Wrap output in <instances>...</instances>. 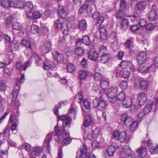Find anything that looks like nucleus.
<instances>
[{"instance_id": "nucleus-25", "label": "nucleus", "mask_w": 158, "mask_h": 158, "mask_svg": "<svg viewBox=\"0 0 158 158\" xmlns=\"http://www.w3.org/2000/svg\"><path fill=\"white\" fill-rule=\"evenodd\" d=\"M12 7H16L22 8L24 6V3L22 1H15V2L12 1Z\"/></svg>"}, {"instance_id": "nucleus-51", "label": "nucleus", "mask_w": 158, "mask_h": 158, "mask_svg": "<svg viewBox=\"0 0 158 158\" xmlns=\"http://www.w3.org/2000/svg\"><path fill=\"white\" fill-rule=\"evenodd\" d=\"M26 7L28 8V12L27 13L30 14L33 8V6L31 2L29 1L27 2Z\"/></svg>"}, {"instance_id": "nucleus-39", "label": "nucleus", "mask_w": 158, "mask_h": 158, "mask_svg": "<svg viewBox=\"0 0 158 158\" xmlns=\"http://www.w3.org/2000/svg\"><path fill=\"white\" fill-rule=\"evenodd\" d=\"M116 149L114 145H111L109 146L107 149V153L109 156L113 155Z\"/></svg>"}, {"instance_id": "nucleus-61", "label": "nucleus", "mask_w": 158, "mask_h": 158, "mask_svg": "<svg viewBox=\"0 0 158 158\" xmlns=\"http://www.w3.org/2000/svg\"><path fill=\"white\" fill-rule=\"evenodd\" d=\"M42 149L41 147H36L33 151L35 155L37 156H39L42 152Z\"/></svg>"}, {"instance_id": "nucleus-16", "label": "nucleus", "mask_w": 158, "mask_h": 158, "mask_svg": "<svg viewBox=\"0 0 158 158\" xmlns=\"http://www.w3.org/2000/svg\"><path fill=\"white\" fill-rule=\"evenodd\" d=\"M52 55L54 59L58 62H62L64 59L63 55L57 51L54 52Z\"/></svg>"}, {"instance_id": "nucleus-13", "label": "nucleus", "mask_w": 158, "mask_h": 158, "mask_svg": "<svg viewBox=\"0 0 158 158\" xmlns=\"http://www.w3.org/2000/svg\"><path fill=\"white\" fill-rule=\"evenodd\" d=\"M117 150L119 151L120 154L124 156L130 153L131 152V148L127 145H125L122 148H118Z\"/></svg>"}, {"instance_id": "nucleus-2", "label": "nucleus", "mask_w": 158, "mask_h": 158, "mask_svg": "<svg viewBox=\"0 0 158 158\" xmlns=\"http://www.w3.org/2000/svg\"><path fill=\"white\" fill-rule=\"evenodd\" d=\"M82 114L85 118L83 125L81 127L82 129H83L85 131L86 128L90 125H92L93 123V120L91 117L90 115L87 113L85 111L83 110Z\"/></svg>"}, {"instance_id": "nucleus-29", "label": "nucleus", "mask_w": 158, "mask_h": 158, "mask_svg": "<svg viewBox=\"0 0 158 158\" xmlns=\"http://www.w3.org/2000/svg\"><path fill=\"white\" fill-rule=\"evenodd\" d=\"M22 44L24 46L27 48L32 49V47L34 45L33 43L32 42H30L26 40H23L22 41Z\"/></svg>"}, {"instance_id": "nucleus-19", "label": "nucleus", "mask_w": 158, "mask_h": 158, "mask_svg": "<svg viewBox=\"0 0 158 158\" xmlns=\"http://www.w3.org/2000/svg\"><path fill=\"white\" fill-rule=\"evenodd\" d=\"M53 133V132H52L48 134L44 141V145L47 146V148L48 150L50 148V140L52 139Z\"/></svg>"}, {"instance_id": "nucleus-26", "label": "nucleus", "mask_w": 158, "mask_h": 158, "mask_svg": "<svg viewBox=\"0 0 158 158\" xmlns=\"http://www.w3.org/2000/svg\"><path fill=\"white\" fill-rule=\"evenodd\" d=\"M44 69L47 70L52 68L54 64L50 60H46L44 62Z\"/></svg>"}, {"instance_id": "nucleus-43", "label": "nucleus", "mask_w": 158, "mask_h": 158, "mask_svg": "<svg viewBox=\"0 0 158 158\" xmlns=\"http://www.w3.org/2000/svg\"><path fill=\"white\" fill-rule=\"evenodd\" d=\"M66 69L68 72L72 73L75 70L76 67L73 64L70 63L67 65Z\"/></svg>"}, {"instance_id": "nucleus-57", "label": "nucleus", "mask_w": 158, "mask_h": 158, "mask_svg": "<svg viewBox=\"0 0 158 158\" xmlns=\"http://www.w3.org/2000/svg\"><path fill=\"white\" fill-rule=\"evenodd\" d=\"M72 118L70 116L67 117L63 122V123L65 124L64 126H66L69 124L71 123L72 122Z\"/></svg>"}, {"instance_id": "nucleus-37", "label": "nucleus", "mask_w": 158, "mask_h": 158, "mask_svg": "<svg viewBox=\"0 0 158 158\" xmlns=\"http://www.w3.org/2000/svg\"><path fill=\"white\" fill-rule=\"evenodd\" d=\"M77 108L76 106H71L69 110V111L72 114H73V119L76 118V114H77Z\"/></svg>"}, {"instance_id": "nucleus-30", "label": "nucleus", "mask_w": 158, "mask_h": 158, "mask_svg": "<svg viewBox=\"0 0 158 158\" xmlns=\"http://www.w3.org/2000/svg\"><path fill=\"white\" fill-rule=\"evenodd\" d=\"M132 104V101L131 98H126L123 101V105L127 108L129 107Z\"/></svg>"}, {"instance_id": "nucleus-1", "label": "nucleus", "mask_w": 158, "mask_h": 158, "mask_svg": "<svg viewBox=\"0 0 158 158\" xmlns=\"http://www.w3.org/2000/svg\"><path fill=\"white\" fill-rule=\"evenodd\" d=\"M103 96V94H101L98 98H96L93 100V107L97 108L99 110H103L107 109L108 106L107 102L104 99Z\"/></svg>"}, {"instance_id": "nucleus-14", "label": "nucleus", "mask_w": 158, "mask_h": 158, "mask_svg": "<svg viewBox=\"0 0 158 158\" xmlns=\"http://www.w3.org/2000/svg\"><path fill=\"white\" fill-rule=\"evenodd\" d=\"M52 43L49 40H46L44 43L42 51L44 53H47L51 50Z\"/></svg>"}, {"instance_id": "nucleus-62", "label": "nucleus", "mask_w": 158, "mask_h": 158, "mask_svg": "<svg viewBox=\"0 0 158 158\" xmlns=\"http://www.w3.org/2000/svg\"><path fill=\"white\" fill-rule=\"evenodd\" d=\"M84 107L87 110H89L90 107V104L87 99H84L83 101Z\"/></svg>"}, {"instance_id": "nucleus-18", "label": "nucleus", "mask_w": 158, "mask_h": 158, "mask_svg": "<svg viewBox=\"0 0 158 158\" xmlns=\"http://www.w3.org/2000/svg\"><path fill=\"white\" fill-rule=\"evenodd\" d=\"M80 154L77 152L76 154V158H83V156L86 154L87 149V146L85 145L84 144L80 149Z\"/></svg>"}, {"instance_id": "nucleus-27", "label": "nucleus", "mask_w": 158, "mask_h": 158, "mask_svg": "<svg viewBox=\"0 0 158 158\" xmlns=\"http://www.w3.org/2000/svg\"><path fill=\"white\" fill-rule=\"evenodd\" d=\"M157 14L155 10L153 9L150 11L148 15V19L150 21H152L156 19Z\"/></svg>"}, {"instance_id": "nucleus-20", "label": "nucleus", "mask_w": 158, "mask_h": 158, "mask_svg": "<svg viewBox=\"0 0 158 158\" xmlns=\"http://www.w3.org/2000/svg\"><path fill=\"white\" fill-rule=\"evenodd\" d=\"M79 29L81 31H85L87 29V24L86 21L84 19L80 20L78 23Z\"/></svg>"}, {"instance_id": "nucleus-58", "label": "nucleus", "mask_w": 158, "mask_h": 158, "mask_svg": "<svg viewBox=\"0 0 158 158\" xmlns=\"http://www.w3.org/2000/svg\"><path fill=\"white\" fill-rule=\"evenodd\" d=\"M139 26L138 24L131 25L130 27V30L134 32L139 31Z\"/></svg>"}, {"instance_id": "nucleus-3", "label": "nucleus", "mask_w": 158, "mask_h": 158, "mask_svg": "<svg viewBox=\"0 0 158 158\" xmlns=\"http://www.w3.org/2000/svg\"><path fill=\"white\" fill-rule=\"evenodd\" d=\"M113 136L115 139L123 142L125 141L126 139V132L124 131L121 132L118 131H115L113 133Z\"/></svg>"}, {"instance_id": "nucleus-36", "label": "nucleus", "mask_w": 158, "mask_h": 158, "mask_svg": "<svg viewBox=\"0 0 158 158\" xmlns=\"http://www.w3.org/2000/svg\"><path fill=\"white\" fill-rule=\"evenodd\" d=\"M6 55L9 57L8 59V62L6 63L7 64H9L12 62L11 58H13L14 57L12 49H10L8 50L6 52Z\"/></svg>"}, {"instance_id": "nucleus-40", "label": "nucleus", "mask_w": 158, "mask_h": 158, "mask_svg": "<svg viewBox=\"0 0 158 158\" xmlns=\"http://www.w3.org/2000/svg\"><path fill=\"white\" fill-rule=\"evenodd\" d=\"M132 132H133L137 129L138 127V123L137 121H133L132 123L129 126Z\"/></svg>"}, {"instance_id": "nucleus-21", "label": "nucleus", "mask_w": 158, "mask_h": 158, "mask_svg": "<svg viewBox=\"0 0 158 158\" xmlns=\"http://www.w3.org/2000/svg\"><path fill=\"white\" fill-rule=\"evenodd\" d=\"M12 1L10 0H1L0 4L5 8L12 7Z\"/></svg>"}, {"instance_id": "nucleus-41", "label": "nucleus", "mask_w": 158, "mask_h": 158, "mask_svg": "<svg viewBox=\"0 0 158 158\" xmlns=\"http://www.w3.org/2000/svg\"><path fill=\"white\" fill-rule=\"evenodd\" d=\"M31 31L33 33L36 34L39 33L40 30L39 27L37 25L33 23L31 27Z\"/></svg>"}, {"instance_id": "nucleus-11", "label": "nucleus", "mask_w": 158, "mask_h": 158, "mask_svg": "<svg viewBox=\"0 0 158 158\" xmlns=\"http://www.w3.org/2000/svg\"><path fill=\"white\" fill-rule=\"evenodd\" d=\"M147 96L144 93H140L138 95V99L139 106L144 104L147 101Z\"/></svg>"}, {"instance_id": "nucleus-38", "label": "nucleus", "mask_w": 158, "mask_h": 158, "mask_svg": "<svg viewBox=\"0 0 158 158\" xmlns=\"http://www.w3.org/2000/svg\"><path fill=\"white\" fill-rule=\"evenodd\" d=\"M148 82L144 79H142L140 81V86L142 90H145L148 87Z\"/></svg>"}, {"instance_id": "nucleus-50", "label": "nucleus", "mask_w": 158, "mask_h": 158, "mask_svg": "<svg viewBox=\"0 0 158 158\" xmlns=\"http://www.w3.org/2000/svg\"><path fill=\"white\" fill-rule=\"evenodd\" d=\"M13 18L11 16L7 17L5 21V26L7 27H8L11 24Z\"/></svg>"}, {"instance_id": "nucleus-8", "label": "nucleus", "mask_w": 158, "mask_h": 158, "mask_svg": "<svg viewBox=\"0 0 158 158\" xmlns=\"http://www.w3.org/2000/svg\"><path fill=\"white\" fill-rule=\"evenodd\" d=\"M137 154L139 158H146L148 156V152L147 148L142 147L137 150Z\"/></svg>"}, {"instance_id": "nucleus-49", "label": "nucleus", "mask_w": 158, "mask_h": 158, "mask_svg": "<svg viewBox=\"0 0 158 158\" xmlns=\"http://www.w3.org/2000/svg\"><path fill=\"white\" fill-rule=\"evenodd\" d=\"M100 84L102 88L103 89H105L108 87L109 83L108 81L103 80L101 81Z\"/></svg>"}, {"instance_id": "nucleus-32", "label": "nucleus", "mask_w": 158, "mask_h": 158, "mask_svg": "<svg viewBox=\"0 0 158 158\" xmlns=\"http://www.w3.org/2000/svg\"><path fill=\"white\" fill-rule=\"evenodd\" d=\"M88 73L86 70L80 71L78 73V77L80 80L85 79L87 76Z\"/></svg>"}, {"instance_id": "nucleus-33", "label": "nucleus", "mask_w": 158, "mask_h": 158, "mask_svg": "<svg viewBox=\"0 0 158 158\" xmlns=\"http://www.w3.org/2000/svg\"><path fill=\"white\" fill-rule=\"evenodd\" d=\"M101 38L104 39L107 37V32L106 29L104 27H101L99 29Z\"/></svg>"}, {"instance_id": "nucleus-53", "label": "nucleus", "mask_w": 158, "mask_h": 158, "mask_svg": "<svg viewBox=\"0 0 158 158\" xmlns=\"http://www.w3.org/2000/svg\"><path fill=\"white\" fill-rule=\"evenodd\" d=\"M12 27L14 29L18 30H20L22 28L21 24L17 22L13 23L12 24Z\"/></svg>"}, {"instance_id": "nucleus-35", "label": "nucleus", "mask_w": 158, "mask_h": 158, "mask_svg": "<svg viewBox=\"0 0 158 158\" xmlns=\"http://www.w3.org/2000/svg\"><path fill=\"white\" fill-rule=\"evenodd\" d=\"M109 98V100L111 104H116L117 107H119L120 103H119V101L117 99V97H116V96H114L113 97Z\"/></svg>"}, {"instance_id": "nucleus-4", "label": "nucleus", "mask_w": 158, "mask_h": 158, "mask_svg": "<svg viewBox=\"0 0 158 158\" xmlns=\"http://www.w3.org/2000/svg\"><path fill=\"white\" fill-rule=\"evenodd\" d=\"M120 123L122 124H125L127 126H129L132 123V119L131 117L128 116L126 114H123L120 118Z\"/></svg>"}, {"instance_id": "nucleus-34", "label": "nucleus", "mask_w": 158, "mask_h": 158, "mask_svg": "<svg viewBox=\"0 0 158 158\" xmlns=\"http://www.w3.org/2000/svg\"><path fill=\"white\" fill-rule=\"evenodd\" d=\"M146 3L145 2L143 1L139 2L137 4V8L139 11L144 10L146 7Z\"/></svg>"}, {"instance_id": "nucleus-23", "label": "nucleus", "mask_w": 158, "mask_h": 158, "mask_svg": "<svg viewBox=\"0 0 158 158\" xmlns=\"http://www.w3.org/2000/svg\"><path fill=\"white\" fill-rule=\"evenodd\" d=\"M58 14L59 16L63 18H65L67 16V14L65 9L62 6H59L58 8Z\"/></svg>"}, {"instance_id": "nucleus-5", "label": "nucleus", "mask_w": 158, "mask_h": 158, "mask_svg": "<svg viewBox=\"0 0 158 158\" xmlns=\"http://www.w3.org/2000/svg\"><path fill=\"white\" fill-rule=\"evenodd\" d=\"M147 58V53L144 51L140 52L137 56L136 59L138 63L139 64L144 63Z\"/></svg>"}, {"instance_id": "nucleus-56", "label": "nucleus", "mask_w": 158, "mask_h": 158, "mask_svg": "<svg viewBox=\"0 0 158 158\" xmlns=\"http://www.w3.org/2000/svg\"><path fill=\"white\" fill-rule=\"evenodd\" d=\"M126 8V5L124 0H121L120 2V10L124 11Z\"/></svg>"}, {"instance_id": "nucleus-60", "label": "nucleus", "mask_w": 158, "mask_h": 158, "mask_svg": "<svg viewBox=\"0 0 158 158\" xmlns=\"http://www.w3.org/2000/svg\"><path fill=\"white\" fill-rule=\"evenodd\" d=\"M157 67L155 65H151L149 67L148 66V71H149L150 72H152L153 73H155L157 68Z\"/></svg>"}, {"instance_id": "nucleus-44", "label": "nucleus", "mask_w": 158, "mask_h": 158, "mask_svg": "<svg viewBox=\"0 0 158 158\" xmlns=\"http://www.w3.org/2000/svg\"><path fill=\"white\" fill-rule=\"evenodd\" d=\"M139 70L141 73H147L148 71V66L146 64L141 65L139 67Z\"/></svg>"}, {"instance_id": "nucleus-48", "label": "nucleus", "mask_w": 158, "mask_h": 158, "mask_svg": "<svg viewBox=\"0 0 158 158\" xmlns=\"http://www.w3.org/2000/svg\"><path fill=\"white\" fill-rule=\"evenodd\" d=\"M83 43L86 45H89L90 41L89 37L87 35L84 36L82 38Z\"/></svg>"}, {"instance_id": "nucleus-7", "label": "nucleus", "mask_w": 158, "mask_h": 158, "mask_svg": "<svg viewBox=\"0 0 158 158\" xmlns=\"http://www.w3.org/2000/svg\"><path fill=\"white\" fill-rule=\"evenodd\" d=\"M92 10L91 5L89 4H85L82 5L79 8L78 12L80 14H81L87 11V14H89L92 12Z\"/></svg>"}, {"instance_id": "nucleus-47", "label": "nucleus", "mask_w": 158, "mask_h": 158, "mask_svg": "<svg viewBox=\"0 0 158 158\" xmlns=\"http://www.w3.org/2000/svg\"><path fill=\"white\" fill-rule=\"evenodd\" d=\"M117 97L119 102L123 101L126 98L125 94L123 92H121L117 95Z\"/></svg>"}, {"instance_id": "nucleus-46", "label": "nucleus", "mask_w": 158, "mask_h": 158, "mask_svg": "<svg viewBox=\"0 0 158 158\" xmlns=\"http://www.w3.org/2000/svg\"><path fill=\"white\" fill-rule=\"evenodd\" d=\"M63 33L65 35L68 34L69 29L67 27V25L66 23L62 25V26L60 28Z\"/></svg>"}, {"instance_id": "nucleus-17", "label": "nucleus", "mask_w": 158, "mask_h": 158, "mask_svg": "<svg viewBox=\"0 0 158 158\" xmlns=\"http://www.w3.org/2000/svg\"><path fill=\"white\" fill-rule=\"evenodd\" d=\"M117 89L116 87H112L109 88L107 91V95L108 98L116 96Z\"/></svg>"}, {"instance_id": "nucleus-42", "label": "nucleus", "mask_w": 158, "mask_h": 158, "mask_svg": "<svg viewBox=\"0 0 158 158\" xmlns=\"http://www.w3.org/2000/svg\"><path fill=\"white\" fill-rule=\"evenodd\" d=\"M152 107V104H148L145 106L143 111L145 114H147L149 113L151 111Z\"/></svg>"}, {"instance_id": "nucleus-12", "label": "nucleus", "mask_w": 158, "mask_h": 158, "mask_svg": "<svg viewBox=\"0 0 158 158\" xmlns=\"http://www.w3.org/2000/svg\"><path fill=\"white\" fill-rule=\"evenodd\" d=\"M98 56L96 50L94 49H91L88 55V58L90 60L95 61L98 59Z\"/></svg>"}, {"instance_id": "nucleus-59", "label": "nucleus", "mask_w": 158, "mask_h": 158, "mask_svg": "<svg viewBox=\"0 0 158 158\" xmlns=\"http://www.w3.org/2000/svg\"><path fill=\"white\" fill-rule=\"evenodd\" d=\"M123 11L119 10V11L117 12L115 14L116 18L118 19H121L123 16Z\"/></svg>"}, {"instance_id": "nucleus-22", "label": "nucleus", "mask_w": 158, "mask_h": 158, "mask_svg": "<svg viewBox=\"0 0 158 158\" xmlns=\"http://www.w3.org/2000/svg\"><path fill=\"white\" fill-rule=\"evenodd\" d=\"M110 57V55L109 53L101 54L99 58V60L102 63H105L108 61Z\"/></svg>"}, {"instance_id": "nucleus-52", "label": "nucleus", "mask_w": 158, "mask_h": 158, "mask_svg": "<svg viewBox=\"0 0 158 158\" xmlns=\"http://www.w3.org/2000/svg\"><path fill=\"white\" fill-rule=\"evenodd\" d=\"M99 52V53L101 54L108 53L107 47L103 45H101L100 47Z\"/></svg>"}, {"instance_id": "nucleus-31", "label": "nucleus", "mask_w": 158, "mask_h": 158, "mask_svg": "<svg viewBox=\"0 0 158 158\" xmlns=\"http://www.w3.org/2000/svg\"><path fill=\"white\" fill-rule=\"evenodd\" d=\"M76 54L79 56H82L85 53V50L82 47H77L74 50Z\"/></svg>"}, {"instance_id": "nucleus-6", "label": "nucleus", "mask_w": 158, "mask_h": 158, "mask_svg": "<svg viewBox=\"0 0 158 158\" xmlns=\"http://www.w3.org/2000/svg\"><path fill=\"white\" fill-rule=\"evenodd\" d=\"M62 136L63 139L62 141V144L64 146H66L71 143V139L70 138L69 134L64 130L63 131Z\"/></svg>"}, {"instance_id": "nucleus-28", "label": "nucleus", "mask_w": 158, "mask_h": 158, "mask_svg": "<svg viewBox=\"0 0 158 158\" xmlns=\"http://www.w3.org/2000/svg\"><path fill=\"white\" fill-rule=\"evenodd\" d=\"M128 20V19L123 18L121 22V26L124 30H126L128 28L129 25Z\"/></svg>"}, {"instance_id": "nucleus-9", "label": "nucleus", "mask_w": 158, "mask_h": 158, "mask_svg": "<svg viewBox=\"0 0 158 158\" xmlns=\"http://www.w3.org/2000/svg\"><path fill=\"white\" fill-rule=\"evenodd\" d=\"M122 68L124 69H131L132 71L134 72L135 71V67L133 65L132 63L127 61H123L121 63Z\"/></svg>"}, {"instance_id": "nucleus-10", "label": "nucleus", "mask_w": 158, "mask_h": 158, "mask_svg": "<svg viewBox=\"0 0 158 158\" xmlns=\"http://www.w3.org/2000/svg\"><path fill=\"white\" fill-rule=\"evenodd\" d=\"M119 68H117L115 69L116 73L117 76L120 75L121 77L125 79H127L130 76V73L127 70H123L119 71Z\"/></svg>"}, {"instance_id": "nucleus-55", "label": "nucleus", "mask_w": 158, "mask_h": 158, "mask_svg": "<svg viewBox=\"0 0 158 158\" xmlns=\"http://www.w3.org/2000/svg\"><path fill=\"white\" fill-rule=\"evenodd\" d=\"M94 78L96 81H100L103 78L102 75L98 73H96L94 75Z\"/></svg>"}, {"instance_id": "nucleus-64", "label": "nucleus", "mask_w": 158, "mask_h": 158, "mask_svg": "<svg viewBox=\"0 0 158 158\" xmlns=\"http://www.w3.org/2000/svg\"><path fill=\"white\" fill-rule=\"evenodd\" d=\"M150 151L152 154H157L158 153V147H151Z\"/></svg>"}, {"instance_id": "nucleus-54", "label": "nucleus", "mask_w": 158, "mask_h": 158, "mask_svg": "<svg viewBox=\"0 0 158 158\" xmlns=\"http://www.w3.org/2000/svg\"><path fill=\"white\" fill-rule=\"evenodd\" d=\"M133 42L130 39H128L124 43L125 47L127 48H130L133 46Z\"/></svg>"}, {"instance_id": "nucleus-63", "label": "nucleus", "mask_w": 158, "mask_h": 158, "mask_svg": "<svg viewBox=\"0 0 158 158\" xmlns=\"http://www.w3.org/2000/svg\"><path fill=\"white\" fill-rule=\"evenodd\" d=\"M32 63V61L29 59L28 61H27L23 64V70L25 71L29 65L30 64Z\"/></svg>"}, {"instance_id": "nucleus-45", "label": "nucleus", "mask_w": 158, "mask_h": 158, "mask_svg": "<svg viewBox=\"0 0 158 158\" xmlns=\"http://www.w3.org/2000/svg\"><path fill=\"white\" fill-rule=\"evenodd\" d=\"M60 19H58L54 23L55 27L57 29L60 28L63 24H64Z\"/></svg>"}, {"instance_id": "nucleus-15", "label": "nucleus", "mask_w": 158, "mask_h": 158, "mask_svg": "<svg viewBox=\"0 0 158 158\" xmlns=\"http://www.w3.org/2000/svg\"><path fill=\"white\" fill-rule=\"evenodd\" d=\"M13 115H11L9 121L12 122V123L10 127V129L11 130L13 131L15 130L17 128V125L19 123V121L18 119L15 116L14 117V119L13 120Z\"/></svg>"}, {"instance_id": "nucleus-24", "label": "nucleus", "mask_w": 158, "mask_h": 158, "mask_svg": "<svg viewBox=\"0 0 158 158\" xmlns=\"http://www.w3.org/2000/svg\"><path fill=\"white\" fill-rule=\"evenodd\" d=\"M27 15L28 18L30 19H38L41 17L40 14L37 11L33 13L32 11L31 12H30V14L27 13Z\"/></svg>"}]
</instances>
